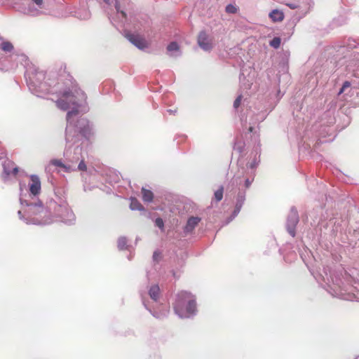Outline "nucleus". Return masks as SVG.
Returning <instances> with one entry per match:
<instances>
[{
	"label": "nucleus",
	"instance_id": "obj_1",
	"mask_svg": "<svg viewBox=\"0 0 359 359\" xmlns=\"http://www.w3.org/2000/svg\"><path fill=\"white\" fill-rule=\"evenodd\" d=\"M60 97L56 102L57 107L66 111L72 110L67 114L66 142L67 144L75 143L78 140V134L87 137L90 134L89 122L86 118H77L79 111L86 112V95L76 85L71 83V87L59 91Z\"/></svg>",
	"mask_w": 359,
	"mask_h": 359
},
{
	"label": "nucleus",
	"instance_id": "obj_2",
	"mask_svg": "<svg viewBox=\"0 0 359 359\" xmlns=\"http://www.w3.org/2000/svg\"><path fill=\"white\" fill-rule=\"evenodd\" d=\"M20 201L22 205L25 203L28 207L27 212L30 215L29 218H25L20 210L18 212L20 219H25L27 224H49L52 222V220L47 217V214H50L52 211L55 216L60 217L61 221L67 224L70 225L75 221L74 214L69 208L67 202L62 199H60L59 202L50 201L48 205L49 211L45 209L41 203H27L22 198V194H20Z\"/></svg>",
	"mask_w": 359,
	"mask_h": 359
},
{
	"label": "nucleus",
	"instance_id": "obj_3",
	"mask_svg": "<svg viewBox=\"0 0 359 359\" xmlns=\"http://www.w3.org/2000/svg\"><path fill=\"white\" fill-rule=\"evenodd\" d=\"M175 313L180 318H190L196 313L194 297L189 292L182 291L177 295L174 304Z\"/></svg>",
	"mask_w": 359,
	"mask_h": 359
},
{
	"label": "nucleus",
	"instance_id": "obj_4",
	"mask_svg": "<svg viewBox=\"0 0 359 359\" xmlns=\"http://www.w3.org/2000/svg\"><path fill=\"white\" fill-rule=\"evenodd\" d=\"M64 155L67 161L70 163L69 165H74L76 170L86 171L87 166L84 162L85 156L83 154V148L80 145H76L74 151L71 150V145L67 146Z\"/></svg>",
	"mask_w": 359,
	"mask_h": 359
},
{
	"label": "nucleus",
	"instance_id": "obj_5",
	"mask_svg": "<svg viewBox=\"0 0 359 359\" xmlns=\"http://www.w3.org/2000/svg\"><path fill=\"white\" fill-rule=\"evenodd\" d=\"M45 73L42 71L36 72L34 74H32L29 77L28 85L30 89L32 88L36 90V92L43 93H57V91L50 88V86L45 81Z\"/></svg>",
	"mask_w": 359,
	"mask_h": 359
},
{
	"label": "nucleus",
	"instance_id": "obj_6",
	"mask_svg": "<svg viewBox=\"0 0 359 359\" xmlns=\"http://www.w3.org/2000/svg\"><path fill=\"white\" fill-rule=\"evenodd\" d=\"M287 6L293 10H297V13L304 16L309 12L311 6V0H293L285 4Z\"/></svg>",
	"mask_w": 359,
	"mask_h": 359
},
{
	"label": "nucleus",
	"instance_id": "obj_7",
	"mask_svg": "<svg viewBox=\"0 0 359 359\" xmlns=\"http://www.w3.org/2000/svg\"><path fill=\"white\" fill-rule=\"evenodd\" d=\"M299 222L297 210L292 208L287 219L286 227L288 233L294 237L295 236V226Z\"/></svg>",
	"mask_w": 359,
	"mask_h": 359
},
{
	"label": "nucleus",
	"instance_id": "obj_8",
	"mask_svg": "<svg viewBox=\"0 0 359 359\" xmlns=\"http://www.w3.org/2000/svg\"><path fill=\"white\" fill-rule=\"evenodd\" d=\"M197 42L199 47L205 51H210L213 48L212 38L204 31L199 33Z\"/></svg>",
	"mask_w": 359,
	"mask_h": 359
},
{
	"label": "nucleus",
	"instance_id": "obj_9",
	"mask_svg": "<svg viewBox=\"0 0 359 359\" xmlns=\"http://www.w3.org/2000/svg\"><path fill=\"white\" fill-rule=\"evenodd\" d=\"M245 200V191L239 190L237 196H236V202L235 205V209L230 217L228 218L226 222V224H229L231 221H232L240 212L241 208Z\"/></svg>",
	"mask_w": 359,
	"mask_h": 359
},
{
	"label": "nucleus",
	"instance_id": "obj_10",
	"mask_svg": "<svg viewBox=\"0 0 359 359\" xmlns=\"http://www.w3.org/2000/svg\"><path fill=\"white\" fill-rule=\"evenodd\" d=\"M4 172L2 178L4 181H7L10 176H15L18 172V168L15 165L13 161L7 160L3 163Z\"/></svg>",
	"mask_w": 359,
	"mask_h": 359
},
{
	"label": "nucleus",
	"instance_id": "obj_11",
	"mask_svg": "<svg viewBox=\"0 0 359 359\" xmlns=\"http://www.w3.org/2000/svg\"><path fill=\"white\" fill-rule=\"evenodd\" d=\"M126 37L131 43H133L139 49L143 50L147 47L146 41L139 35L132 33H127L126 34Z\"/></svg>",
	"mask_w": 359,
	"mask_h": 359
},
{
	"label": "nucleus",
	"instance_id": "obj_12",
	"mask_svg": "<svg viewBox=\"0 0 359 359\" xmlns=\"http://www.w3.org/2000/svg\"><path fill=\"white\" fill-rule=\"evenodd\" d=\"M30 181L29 183V191L34 195H38L41 191V181L38 175H30Z\"/></svg>",
	"mask_w": 359,
	"mask_h": 359
},
{
	"label": "nucleus",
	"instance_id": "obj_13",
	"mask_svg": "<svg viewBox=\"0 0 359 359\" xmlns=\"http://www.w3.org/2000/svg\"><path fill=\"white\" fill-rule=\"evenodd\" d=\"M201 218L198 217H191L187 220V224L184 226V231L185 233H189L193 231L195 227L200 222Z\"/></svg>",
	"mask_w": 359,
	"mask_h": 359
},
{
	"label": "nucleus",
	"instance_id": "obj_14",
	"mask_svg": "<svg viewBox=\"0 0 359 359\" xmlns=\"http://www.w3.org/2000/svg\"><path fill=\"white\" fill-rule=\"evenodd\" d=\"M115 1V8L117 12V17L119 20V22L121 25H123L124 23L127 20L126 14L123 11L121 10V0H114ZM123 1H127L128 0H123Z\"/></svg>",
	"mask_w": 359,
	"mask_h": 359
},
{
	"label": "nucleus",
	"instance_id": "obj_15",
	"mask_svg": "<svg viewBox=\"0 0 359 359\" xmlns=\"http://www.w3.org/2000/svg\"><path fill=\"white\" fill-rule=\"evenodd\" d=\"M167 50L169 53L170 56L171 57H178L181 55V51L179 45L173 41L171 42L168 46H167Z\"/></svg>",
	"mask_w": 359,
	"mask_h": 359
},
{
	"label": "nucleus",
	"instance_id": "obj_16",
	"mask_svg": "<svg viewBox=\"0 0 359 359\" xmlns=\"http://www.w3.org/2000/svg\"><path fill=\"white\" fill-rule=\"evenodd\" d=\"M50 165H53L57 167H60L66 172L76 171V167L74 165L65 164L61 160L53 159L50 161Z\"/></svg>",
	"mask_w": 359,
	"mask_h": 359
},
{
	"label": "nucleus",
	"instance_id": "obj_17",
	"mask_svg": "<svg viewBox=\"0 0 359 359\" xmlns=\"http://www.w3.org/2000/svg\"><path fill=\"white\" fill-rule=\"evenodd\" d=\"M149 295L151 299L156 302L160 296V288L158 285L151 286L149 290Z\"/></svg>",
	"mask_w": 359,
	"mask_h": 359
},
{
	"label": "nucleus",
	"instance_id": "obj_18",
	"mask_svg": "<svg viewBox=\"0 0 359 359\" xmlns=\"http://www.w3.org/2000/svg\"><path fill=\"white\" fill-rule=\"evenodd\" d=\"M242 182L241 176H234L226 187V191H233L234 187L240 186Z\"/></svg>",
	"mask_w": 359,
	"mask_h": 359
},
{
	"label": "nucleus",
	"instance_id": "obj_19",
	"mask_svg": "<svg viewBox=\"0 0 359 359\" xmlns=\"http://www.w3.org/2000/svg\"><path fill=\"white\" fill-rule=\"evenodd\" d=\"M269 17L273 22H280L284 19V14L282 11L274 9L270 12Z\"/></svg>",
	"mask_w": 359,
	"mask_h": 359
},
{
	"label": "nucleus",
	"instance_id": "obj_20",
	"mask_svg": "<svg viewBox=\"0 0 359 359\" xmlns=\"http://www.w3.org/2000/svg\"><path fill=\"white\" fill-rule=\"evenodd\" d=\"M76 18L81 20H88L90 18V13L87 8L79 9L75 13Z\"/></svg>",
	"mask_w": 359,
	"mask_h": 359
},
{
	"label": "nucleus",
	"instance_id": "obj_21",
	"mask_svg": "<svg viewBox=\"0 0 359 359\" xmlns=\"http://www.w3.org/2000/svg\"><path fill=\"white\" fill-rule=\"evenodd\" d=\"M142 199L144 202H151L154 198L153 193L145 188L142 189Z\"/></svg>",
	"mask_w": 359,
	"mask_h": 359
},
{
	"label": "nucleus",
	"instance_id": "obj_22",
	"mask_svg": "<svg viewBox=\"0 0 359 359\" xmlns=\"http://www.w3.org/2000/svg\"><path fill=\"white\" fill-rule=\"evenodd\" d=\"M130 208L132 210H142L143 206L138 200L135 198H130Z\"/></svg>",
	"mask_w": 359,
	"mask_h": 359
},
{
	"label": "nucleus",
	"instance_id": "obj_23",
	"mask_svg": "<svg viewBox=\"0 0 359 359\" xmlns=\"http://www.w3.org/2000/svg\"><path fill=\"white\" fill-rule=\"evenodd\" d=\"M1 49L6 52H11L13 49V46L9 41H4L1 44Z\"/></svg>",
	"mask_w": 359,
	"mask_h": 359
},
{
	"label": "nucleus",
	"instance_id": "obj_24",
	"mask_svg": "<svg viewBox=\"0 0 359 359\" xmlns=\"http://www.w3.org/2000/svg\"><path fill=\"white\" fill-rule=\"evenodd\" d=\"M127 240L125 237H120L118 240V248L119 250H124L126 248Z\"/></svg>",
	"mask_w": 359,
	"mask_h": 359
},
{
	"label": "nucleus",
	"instance_id": "obj_25",
	"mask_svg": "<svg viewBox=\"0 0 359 359\" xmlns=\"http://www.w3.org/2000/svg\"><path fill=\"white\" fill-rule=\"evenodd\" d=\"M281 40L279 37H274L269 43L270 46L274 48L280 47Z\"/></svg>",
	"mask_w": 359,
	"mask_h": 359
},
{
	"label": "nucleus",
	"instance_id": "obj_26",
	"mask_svg": "<svg viewBox=\"0 0 359 359\" xmlns=\"http://www.w3.org/2000/svg\"><path fill=\"white\" fill-rule=\"evenodd\" d=\"M169 312V310L168 309H164L162 312L161 313H157V312H153L151 313L152 315L156 317V318H162L163 317H165L167 316L168 313Z\"/></svg>",
	"mask_w": 359,
	"mask_h": 359
},
{
	"label": "nucleus",
	"instance_id": "obj_27",
	"mask_svg": "<svg viewBox=\"0 0 359 359\" xmlns=\"http://www.w3.org/2000/svg\"><path fill=\"white\" fill-rule=\"evenodd\" d=\"M215 197L217 201H219L223 197V187H221L218 190L215 192Z\"/></svg>",
	"mask_w": 359,
	"mask_h": 359
},
{
	"label": "nucleus",
	"instance_id": "obj_28",
	"mask_svg": "<svg viewBox=\"0 0 359 359\" xmlns=\"http://www.w3.org/2000/svg\"><path fill=\"white\" fill-rule=\"evenodd\" d=\"M226 11L229 13H236L237 11V8L236 6L231 5V4H229L226 7Z\"/></svg>",
	"mask_w": 359,
	"mask_h": 359
},
{
	"label": "nucleus",
	"instance_id": "obj_29",
	"mask_svg": "<svg viewBox=\"0 0 359 359\" xmlns=\"http://www.w3.org/2000/svg\"><path fill=\"white\" fill-rule=\"evenodd\" d=\"M339 295L341 296V297L342 299H346V300L353 301L354 299H355V300H358L359 299V297H355V295H353V297H351L349 294L347 296H345L344 294L341 293Z\"/></svg>",
	"mask_w": 359,
	"mask_h": 359
},
{
	"label": "nucleus",
	"instance_id": "obj_30",
	"mask_svg": "<svg viewBox=\"0 0 359 359\" xmlns=\"http://www.w3.org/2000/svg\"><path fill=\"white\" fill-rule=\"evenodd\" d=\"M155 224H156V226H158L161 229H163L164 222H163V219L161 218H160V217L156 218V220H155Z\"/></svg>",
	"mask_w": 359,
	"mask_h": 359
},
{
	"label": "nucleus",
	"instance_id": "obj_31",
	"mask_svg": "<svg viewBox=\"0 0 359 359\" xmlns=\"http://www.w3.org/2000/svg\"><path fill=\"white\" fill-rule=\"evenodd\" d=\"M241 100H242V95L238 96L237 98L235 100V101L233 102V107L235 109H238V107L241 104Z\"/></svg>",
	"mask_w": 359,
	"mask_h": 359
},
{
	"label": "nucleus",
	"instance_id": "obj_32",
	"mask_svg": "<svg viewBox=\"0 0 359 359\" xmlns=\"http://www.w3.org/2000/svg\"><path fill=\"white\" fill-rule=\"evenodd\" d=\"M19 57H20V60L22 63L24 62L25 65H27V57L25 55L22 54V55H19Z\"/></svg>",
	"mask_w": 359,
	"mask_h": 359
},
{
	"label": "nucleus",
	"instance_id": "obj_33",
	"mask_svg": "<svg viewBox=\"0 0 359 359\" xmlns=\"http://www.w3.org/2000/svg\"><path fill=\"white\" fill-rule=\"evenodd\" d=\"M257 164H258V161H257V159H255L252 163H250L249 164V165H248V166H249L250 168H256V167H257Z\"/></svg>",
	"mask_w": 359,
	"mask_h": 359
},
{
	"label": "nucleus",
	"instance_id": "obj_34",
	"mask_svg": "<svg viewBox=\"0 0 359 359\" xmlns=\"http://www.w3.org/2000/svg\"><path fill=\"white\" fill-rule=\"evenodd\" d=\"M252 180H253L245 179V188L250 187V186L251 185V184L252 182Z\"/></svg>",
	"mask_w": 359,
	"mask_h": 359
},
{
	"label": "nucleus",
	"instance_id": "obj_35",
	"mask_svg": "<svg viewBox=\"0 0 359 359\" xmlns=\"http://www.w3.org/2000/svg\"><path fill=\"white\" fill-rule=\"evenodd\" d=\"M160 257V253H158V252H154V255H153V259L155 260V261H158V259H159Z\"/></svg>",
	"mask_w": 359,
	"mask_h": 359
},
{
	"label": "nucleus",
	"instance_id": "obj_36",
	"mask_svg": "<svg viewBox=\"0 0 359 359\" xmlns=\"http://www.w3.org/2000/svg\"><path fill=\"white\" fill-rule=\"evenodd\" d=\"M34 4L41 7L43 4V0H32Z\"/></svg>",
	"mask_w": 359,
	"mask_h": 359
},
{
	"label": "nucleus",
	"instance_id": "obj_37",
	"mask_svg": "<svg viewBox=\"0 0 359 359\" xmlns=\"http://www.w3.org/2000/svg\"><path fill=\"white\" fill-rule=\"evenodd\" d=\"M233 149H234V150H235V151H238L239 153H241V152H242V151H243V148H241V147H238L237 144H236V145L234 146V148H233Z\"/></svg>",
	"mask_w": 359,
	"mask_h": 359
},
{
	"label": "nucleus",
	"instance_id": "obj_38",
	"mask_svg": "<svg viewBox=\"0 0 359 359\" xmlns=\"http://www.w3.org/2000/svg\"><path fill=\"white\" fill-rule=\"evenodd\" d=\"M350 86H351L350 82H348V81H345V82L344 83V84H343L342 87H343L344 88H345V89H346V88H347L350 87Z\"/></svg>",
	"mask_w": 359,
	"mask_h": 359
},
{
	"label": "nucleus",
	"instance_id": "obj_39",
	"mask_svg": "<svg viewBox=\"0 0 359 359\" xmlns=\"http://www.w3.org/2000/svg\"><path fill=\"white\" fill-rule=\"evenodd\" d=\"M29 13L32 15H38L39 13V11H29Z\"/></svg>",
	"mask_w": 359,
	"mask_h": 359
},
{
	"label": "nucleus",
	"instance_id": "obj_40",
	"mask_svg": "<svg viewBox=\"0 0 359 359\" xmlns=\"http://www.w3.org/2000/svg\"><path fill=\"white\" fill-rule=\"evenodd\" d=\"M167 111L169 112L170 114H175L176 112V110L168 109Z\"/></svg>",
	"mask_w": 359,
	"mask_h": 359
},
{
	"label": "nucleus",
	"instance_id": "obj_41",
	"mask_svg": "<svg viewBox=\"0 0 359 359\" xmlns=\"http://www.w3.org/2000/svg\"><path fill=\"white\" fill-rule=\"evenodd\" d=\"M344 90H345V88H344L343 87H341V88L340 89V90H339V94H341Z\"/></svg>",
	"mask_w": 359,
	"mask_h": 359
},
{
	"label": "nucleus",
	"instance_id": "obj_42",
	"mask_svg": "<svg viewBox=\"0 0 359 359\" xmlns=\"http://www.w3.org/2000/svg\"><path fill=\"white\" fill-rule=\"evenodd\" d=\"M106 4L109 3V0H103Z\"/></svg>",
	"mask_w": 359,
	"mask_h": 359
},
{
	"label": "nucleus",
	"instance_id": "obj_43",
	"mask_svg": "<svg viewBox=\"0 0 359 359\" xmlns=\"http://www.w3.org/2000/svg\"><path fill=\"white\" fill-rule=\"evenodd\" d=\"M326 279H327V280L328 282H330V279H329V278H328V277H327V278H326Z\"/></svg>",
	"mask_w": 359,
	"mask_h": 359
},
{
	"label": "nucleus",
	"instance_id": "obj_44",
	"mask_svg": "<svg viewBox=\"0 0 359 359\" xmlns=\"http://www.w3.org/2000/svg\"><path fill=\"white\" fill-rule=\"evenodd\" d=\"M355 359H359V355Z\"/></svg>",
	"mask_w": 359,
	"mask_h": 359
}]
</instances>
